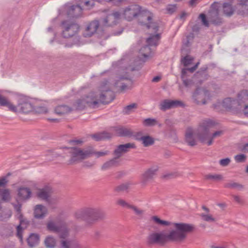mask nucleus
Masks as SVG:
<instances>
[{
	"label": "nucleus",
	"mask_w": 248,
	"mask_h": 248,
	"mask_svg": "<svg viewBox=\"0 0 248 248\" xmlns=\"http://www.w3.org/2000/svg\"><path fill=\"white\" fill-rule=\"evenodd\" d=\"M175 230L169 233L164 231L153 232L146 237V244L148 246L158 245L165 246L170 241L182 242L186 237V234L194 231L195 227L192 224L184 223H174Z\"/></svg>",
	"instance_id": "obj_1"
},
{
	"label": "nucleus",
	"mask_w": 248,
	"mask_h": 248,
	"mask_svg": "<svg viewBox=\"0 0 248 248\" xmlns=\"http://www.w3.org/2000/svg\"><path fill=\"white\" fill-rule=\"evenodd\" d=\"M215 125L214 123L210 120L202 121L199 125L194 133L191 128L186 130L185 133V141L190 146L197 145V141L194 137L195 134L199 140L202 143L208 146L211 145L213 140L217 138L220 137L223 134L221 130L217 131L212 134L210 133V129Z\"/></svg>",
	"instance_id": "obj_2"
},
{
	"label": "nucleus",
	"mask_w": 248,
	"mask_h": 248,
	"mask_svg": "<svg viewBox=\"0 0 248 248\" xmlns=\"http://www.w3.org/2000/svg\"><path fill=\"white\" fill-rule=\"evenodd\" d=\"M91 96L95 104V108L100 104L106 105L111 102L115 98L114 92L111 90L110 84L107 80L102 81L96 91H92Z\"/></svg>",
	"instance_id": "obj_3"
},
{
	"label": "nucleus",
	"mask_w": 248,
	"mask_h": 248,
	"mask_svg": "<svg viewBox=\"0 0 248 248\" xmlns=\"http://www.w3.org/2000/svg\"><path fill=\"white\" fill-rule=\"evenodd\" d=\"M78 219L84 220L87 225H92L106 217L105 213L99 208H86L75 213Z\"/></svg>",
	"instance_id": "obj_4"
},
{
	"label": "nucleus",
	"mask_w": 248,
	"mask_h": 248,
	"mask_svg": "<svg viewBox=\"0 0 248 248\" xmlns=\"http://www.w3.org/2000/svg\"><path fill=\"white\" fill-rule=\"evenodd\" d=\"M67 149L71 155L70 159L69 160L70 164L79 163L91 157L92 153L91 151H89V147L86 149L78 147H71Z\"/></svg>",
	"instance_id": "obj_5"
},
{
	"label": "nucleus",
	"mask_w": 248,
	"mask_h": 248,
	"mask_svg": "<svg viewBox=\"0 0 248 248\" xmlns=\"http://www.w3.org/2000/svg\"><path fill=\"white\" fill-rule=\"evenodd\" d=\"M153 15L146 9H143L140 6V10L138 12V19L139 22L146 25L148 29H152L153 31L156 32L158 30V25L156 22H152Z\"/></svg>",
	"instance_id": "obj_6"
},
{
	"label": "nucleus",
	"mask_w": 248,
	"mask_h": 248,
	"mask_svg": "<svg viewBox=\"0 0 248 248\" xmlns=\"http://www.w3.org/2000/svg\"><path fill=\"white\" fill-rule=\"evenodd\" d=\"M62 35L63 37L69 38L77 34L79 30V26L74 21L64 20L61 23Z\"/></svg>",
	"instance_id": "obj_7"
},
{
	"label": "nucleus",
	"mask_w": 248,
	"mask_h": 248,
	"mask_svg": "<svg viewBox=\"0 0 248 248\" xmlns=\"http://www.w3.org/2000/svg\"><path fill=\"white\" fill-rule=\"evenodd\" d=\"M91 96V93H89L87 95L77 99L73 104V108L76 110H81L87 106L92 108H95V104L96 102H93V99Z\"/></svg>",
	"instance_id": "obj_8"
},
{
	"label": "nucleus",
	"mask_w": 248,
	"mask_h": 248,
	"mask_svg": "<svg viewBox=\"0 0 248 248\" xmlns=\"http://www.w3.org/2000/svg\"><path fill=\"white\" fill-rule=\"evenodd\" d=\"M158 167L154 165L147 169L140 176V183L142 186H146L150 182L153 181L158 170Z\"/></svg>",
	"instance_id": "obj_9"
},
{
	"label": "nucleus",
	"mask_w": 248,
	"mask_h": 248,
	"mask_svg": "<svg viewBox=\"0 0 248 248\" xmlns=\"http://www.w3.org/2000/svg\"><path fill=\"white\" fill-rule=\"evenodd\" d=\"M220 7L221 4L218 2H214L211 6L209 19L210 22L216 26H220L223 23L222 18L219 16Z\"/></svg>",
	"instance_id": "obj_10"
},
{
	"label": "nucleus",
	"mask_w": 248,
	"mask_h": 248,
	"mask_svg": "<svg viewBox=\"0 0 248 248\" xmlns=\"http://www.w3.org/2000/svg\"><path fill=\"white\" fill-rule=\"evenodd\" d=\"M68 224V222L63 221H60L59 225H57L53 221L50 220L46 224V229L49 232L58 233L59 237L62 233L69 230L67 227Z\"/></svg>",
	"instance_id": "obj_11"
},
{
	"label": "nucleus",
	"mask_w": 248,
	"mask_h": 248,
	"mask_svg": "<svg viewBox=\"0 0 248 248\" xmlns=\"http://www.w3.org/2000/svg\"><path fill=\"white\" fill-rule=\"evenodd\" d=\"M210 93L208 90L203 88H198L193 94V99L197 105H205L206 100L209 99Z\"/></svg>",
	"instance_id": "obj_12"
},
{
	"label": "nucleus",
	"mask_w": 248,
	"mask_h": 248,
	"mask_svg": "<svg viewBox=\"0 0 248 248\" xmlns=\"http://www.w3.org/2000/svg\"><path fill=\"white\" fill-rule=\"evenodd\" d=\"M121 14L119 12H114L108 15L101 20L100 28L112 27L115 25L120 18Z\"/></svg>",
	"instance_id": "obj_13"
},
{
	"label": "nucleus",
	"mask_w": 248,
	"mask_h": 248,
	"mask_svg": "<svg viewBox=\"0 0 248 248\" xmlns=\"http://www.w3.org/2000/svg\"><path fill=\"white\" fill-rule=\"evenodd\" d=\"M185 106L183 102L178 100L165 99L162 101L159 105V108L162 111H166L173 108L179 107H184Z\"/></svg>",
	"instance_id": "obj_14"
},
{
	"label": "nucleus",
	"mask_w": 248,
	"mask_h": 248,
	"mask_svg": "<svg viewBox=\"0 0 248 248\" xmlns=\"http://www.w3.org/2000/svg\"><path fill=\"white\" fill-rule=\"evenodd\" d=\"M101 24L98 20H93L89 23L86 27V36H91L98 31V32H103L104 28H100Z\"/></svg>",
	"instance_id": "obj_15"
},
{
	"label": "nucleus",
	"mask_w": 248,
	"mask_h": 248,
	"mask_svg": "<svg viewBox=\"0 0 248 248\" xmlns=\"http://www.w3.org/2000/svg\"><path fill=\"white\" fill-rule=\"evenodd\" d=\"M140 10V6L138 5H132L126 7L123 12L124 18L128 20H131L134 17H138V12Z\"/></svg>",
	"instance_id": "obj_16"
},
{
	"label": "nucleus",
	"mask_w": 248,
	"mask_h": 248,
	"mask_svg": "<svg viewBox=\"0 0 248 248\" xmlns=\"http://www.w3.org/2000/svg\"><path fill=\"white\" fill-rule=\"evenodd\" d=\"M136 146L134 143H127L125 144H121L117 146V148L114 151L115 157L117 159L122 156V155L129 151L130 149H135Z\"/></svg>",
	"instance_id": "obj_17"
},
{
	"label": "nucleus",
	"mask_w": 248,
	"mask_h": 248,
	"mask_svg": "<svg viewBox=\"0 0 248 248\" xmlns=\"http://www.w3.org/2000/svg\"><path fill=\"white\" fill-rule=\"evenodd\" d=\"M69 235L70 229L60 235L59 238L61 248H71L74 241L69 238Z\"/></svg>",
	"instance_id": "obj_18"
},
{
	"label": "nucleus",
	"mask_w": 248,
	"mask_h": 248,
	"mask_svg": "<svg viewBox=\"0 0 248 248\" xmlns=\"http://www.w3.org/2000/svg\"><path fill=\"white\" fill-rule=\"evenodd\" d=\"M47 209L42 204L35 205L33 209V216L35 218L43 219L47 214Z\"/></svg>",
	"instance_id": "obj_19"
},
{
	"label": "nucleus",
	"mask_w": 248,
	"mask_h": 248,
	"mask_svg": "<svg viewBox=\"0 0 248 248\" xmlns=\"http://www.w3.org/2000/svg\"><path fill=\"white\" fill-rule=\"evenodd\" d=\"M82 14V8L78 5L71 6L67 11L68 17L70 18H78Z\"/></svg>",
	"instance_id": "obj_20"
},
{
	"label": "nucleus",
	"mask_w": 248,
	"mask_h": 248,
	"mask_svg": "<svg viewBox=\"0 0 248 248\" xmlns=\"http://www.w3.org/2000/svg\"><path fill=\"white\" fill-rule=\"evenodd\" d=\"M120 164V160L114 157L104 162L101 166V170L103 171L109 170L119 166Z\"/></svg>",
	"instance_id": "obj_21"
},
{
	"label": "nucleus",
	"mask_w": 248,
	"mask_h": 248,
	"mask_svg": "<svg viewBox=\"0 0 248 248\" xmlns=\"http://www.w3.org/2000/svg\"><path fill=\"white\" fill-rule=\"evenodd\" d=\"M237 104L239 107L238 108H242L245 104H248V90H243L237 94Z\"/></svg>",
	"instance_id": "obj_22"
},
{
	"label": "nucleus",
	"mask_w": 248,
	"mask_h": 248,
	"mask_svg": "<svg viewBox=\"0 0 248 248\" xmlns=\"http://www.w3.org/2000/svg\"><path fill=\"white\" fill-rule=\"evenodd\" d=\"M20 223L16 227L17 237L20 239H22V231L23 229L26 228L29 224L28 221L23 217V215H20L18 216Z\"/></svg>",
	"instance_id": "obj_23"
},
{
	"label": "nucleus",
	"mask_w": 248,
	"mask_h": 248,
	"mask_svg": "<svg viewBox=\"0 0 248 248\" xmlns=\"http://www.w3.org/2000/svg\"><path fill=\"white\" fill-rule=\"evenodd\" d=\"M17 111L18 110L23 113H29L32 111L33 108L31 103L25 100H20L19 101L18 105L16 106Z\"/></svg>",
	"instance_id": "obj_24"
},
{
	"label": "nucleus",
	"mask_w": 248,
	"mask_h": 248,
	"mask_svg": "<svg viewBox=\"0 0 248 248\" xmlns=\"http://www.w3.org/2000/svg\"><path fill=\"white\" fill-rule=\"evenodd\" d=\"M18 196L22 200L27 201L31 197L30 188L25 186H20L18 188Z\"/></svg>",
	"instance_id": "obj_25"
},
{
	"label": "nucleus",
	"mask_w": 248,
	"mask_h": 248,
	"mask_svg": "<svg viewBox=\"0 0 248 248\" xmlns=\"http://www.w3.org/2000/svg\"><path fill=\"white\" fill-rule=\"evenodd\" d=\"M0 106L7 107L9 109L13 112H17V109L16 106L11 103L9 99L0 93Z\"/></svg>",
	"instance_id": "obj_26"
},
{
	"label": "nucleus",
	"mask_w": 248,
	"mask_h": 248,
	"mask_svg": "<svg viewBox=\"0 0 248 248\" xmlns=\"http://www.w3.org/2000/svg\"><path fill=\"white\" fill-rule=\"evenodd\" d=\"M221 104L223 108L227 109H238L237 107V101L230 97L224 99L221 102Z\"/></svg>",
	"instance_id": "obj_27"
},
{
	"label": "nucleus",
	"mask_w": 248,
	"mask_h": 248,
	"mask_svg": "<svg viewBox=\"0 0 248 248\" xmlns=\"http://www.w3.org/2000/svg\"><path fill=\"white\" fill-rule=\"evenodd\" d=\"M51 193V189L49 187L46 186L43 188L39 189L36 193V196L38 198L47 201L48 200Z\"/></svg>",
	"instance_id": "obj_28"
},
{
	"label": "nucleus",
	"mask_w": 248,
	"mask_h": 248,
	"mask_svg": "<svg viewBox=\"0 0 248 248\" xmlns=\"http://www.w3.org/2000/svg\"><path fill=\"white\" fill-rule=\"evenodd\" d=\"M115 131L116 134L120 137H130L133 135L131 129L123 126L115 127Z\"/></svg>",
	"instance_id": "obj_29"
},
{
	"label": "nucleus",
	"mask_w": 248,
	"mask_h": 248,
	"mask_svg": "<svg viewBox=\"0 0 248 248\" xmlns=\"http://www.w3.org/2000/svg\"><path fill=\"white\" fill-rule=\"evenodd\" d=\"M136 139L141 142L144 147H149L155 143V139L149 135L142 136L140 137L137 136Z\"/></svg>",
	"instance_id": "obj_30"
},
{
	"label": "nucleus",
	"mask_w": 248,
	"mask_h": 248,
	"mask_svg": "<svg viewBox=\"0 0 248 248\" xmlns=\"http://www.w3.org/2000/svg\"><path fill=\"white\" fill-rule=\"evenodd\" d=\"M207 70V66L201 68L200 70L194 75L193 78V80L196 78L199 79V82L201 83L202 81L207 79L209 76L206 73Z\"/></svg>",
	"instance_id": "obj_31"
},
{
	"label": "nucleus",
	"mask_w": 248,
	"mask_h": 248,
	"mask_svg": "<svg viewBox=\"0 0 248 248\" xmlns=\"http://www.w3.org/2000/svg\"><path fill=\"white\" fill-rule=\"evenodd\" d=\"M223 13L227 16H232L234 12L235 9L232 5V3L224 2L222 5Z\"/></svg>",
	"instance_id": "obj_32"
},
{
	"label": "nucleus",
	"mask_w": 248,
	"mask_h": 248,
	"mask_svg": "<svg viewBox=\"0 0 248 248\" xmlns=\"http://www.w3.org/2000/svg\"><path fill=\"white\" fill-rule=\"evenodd\" d=\"M224 187L229 189H232L236 190H242L244 189L245 186L242 184L234 182L233 181H230L228 183L224 184Z\"/></svg>",
	"instance_id": "obj_33"
},
{
	"label": "nucleus",
	"mask_w": 248,
	"mask_h": 248,
	"mask_svg": "<svg viewBox=\"0 0 248 248\" xmlns=\"http://www.w3.org/2000/svg\"><path fill=\"white\" fill-rule=\"evenodd\" d=\"M72 108L65 105H59L56 107L55 112L58 115H64L70 112Z\"/></svg>",
	"instance_id": "obj_34"
},
{
	"label": "nucleus",
	"mask_w": 248,
	"mask_h": 248,
	"mask_svg": "<svg viewBox=\"0 0 248 248\" xmlns=\"http://www.w3.org/2000/svg\"><path fill=\"white\" fill-rule=\"evenodd\" d=\"M92 138L96 141H99L108 139L112 137V134L104 131L101 133H96L91 136Z\"/></svg>",
	"instance_id": "obj_35"
},
{
	"label": "nucleus",
	"mask_w": 248,
	"mask_h": 248,
	"mask_svg": "<svg viewBox=\"0 0 248 248\" xmlns=\"http://www.w3.org/2000/svg\"><path fill=\"white\" fill-rule=\"evenodd\" d=\"M129 209H131L133 212L134 214L138 218L141 219L143 218L145 212L144 210L132 204L130 206Z\"/></svg>",
	"instance_id": "obj_36"
},
{
	"label": "nucleus",
	"mask_w": 248,
	"mask_h": 248,
	"mask_svg": "<svg viewBox=\"0 0 248 248\" xmlns=\"http://www.w3.org/2000/svg\"><path fill=\"white\" fill-rule=\"evenodd\" d=\"M160 38V36L159 33L152 35L147 39L146 42L148 46H156L158 45Z\"/></svg>",
	"instance_id": "obj_37"
},
{
	"label": "nucleus",
	"mask_w": 248,
	"mask_h": 248,
	"mask_svg": "<svg viewBox=\"0 0 248 248\" xmlns=\"http://www.w3.org/2000/svg\"><path fill=\"white\" fill-rule=\"evenodd\" d=\"M39 237L38 234L32 233L31 234L27 239L29 246L32 248L34 247L39 242Z\"/></svg>",
	"instance_id": "obj_38"
},
{
	"label": "nucleus",
	"mask_w": 248,
	"mask_h": 248,
	"mask_svg": "<svg viewBox=\"0 0 248 248\" xmlns=\"http://www.w3.org/2000/svg\"><path fill=\"white\" fill-rule=\"evenodd\" d=\"M204 178L207 180H212L214 182H218L223 180V176L219 174H208L204 176Z\"/></svg>",
	"instance_id": "obj_39"
},
{
	"label": "nucleus",
	"mask_w": 248,
	"mask_h": 248,
	"mask_svg": "<svg viewBox=\"0 0 248 248\" xmlns=\"http://www.w3.org/2000/svg\"><path fill=\"white\" fill-rule=\"evenodd\" d=\"M44 242L47 248H54L56 245V239L52 236H47Z\"/></svg>",
	"instance_id": "obj_40"
},
{
	"label": "nucleus",
	"mask_w": 248,
	"mask_h": 248,
	"mask_svg": "<svg viewBox=\"0 0 248 248\" xmlns=\"http://www.w3.org/2000/svg\"><path fill=\"white\" fill-rule=\"evenodd\" d=\"M130 185L131 184L129 182L115 186L114 188V191L117 193H120L126 191L129 189Z\"/></svg>",
	"instance_id": "obj_41"
},
{
	"label": "nucleus",
	"mask_w": 248,
	"mask_h": 248,
	"mask_svg": "<svg viewBox=\"0 0 248 248\" xmlns=\"http://www.w3.org/2000/svg\"><path fill=\"white\" fill-rule=\"evenodd\" d=\"M149 46L148 45L145 46L140 50V53L145 60L151 56V51Z\"/></svg>",
	"instance_id": "obj_42"
},
{
	"label": "nucleus",
	"mask_w": 248,
	"mask_h": 248,
	"mask_svg": "<svg viewBox=\"0 0 248 248\" xmlns=\"http://www.w3.org/2000/svg\"><path fill=\"white\" fill-rule=\"evenodd\" d=\"M151 219L154 221L155 223L162 225V226H170L171 225V222L160 219L157 216H154L151 217Z\"/></svg>",
	"instance_id": "obj_43"
},
{
	"label": "nucleus",
	"mask_w": 248,
	"mask_h": 248,
	"mask_svg": "<svg viewBox=\"0 0 248 248\" xmlns=\"http://www.w3.org/2000/svg\"><path fill=\"white\" fill-rule=\"evenodd\" d=\"M0 196L2 201L5 202L9 201L11 199L10 190L8 189H4L1 190Z\"/></svg>",
	"instance_id": "obj_44"
},
{
	"label": "nucleus",
	"mask_w": 248,
	"mask_h": 248,
	"mask_svg": "<svg viewBox=\"0 0 248 248\" xmlns=\"http://www.w3.org/2000/svg\"><path fill=\"white\" fill-rule=\"evenodd\" d=\"M89 151H91V152L92 153L91 154V156H92L93 155H94L97 158L101 156H105L108 154V152L107 151L96 152L94 150L93 148L92 147H89Z\"/></svg>",
	"instance_id": "obj_45"
},
{
	"label": "nucleus",
	"mask_w": 248,
	"mask_h": 248,
	"mask_svg": "<svg viewBox=\"0 0 248 248\" xmlns=\"http://www.w3.org/2000/svg\"><path fill=\"white\" fill-rule=\"evenodd\" d=\"M200 216L203 220L206 222H214L216 221V218H214L212 215L209 214H205L202 213L201 214Z\"/></svg>",
	"instance_id": "obj_46"
},
{
	"label": "nucleus",
	"mask_w": 248,
	"mask_h": 248,
	"mask_svg": "<svg viewBox=\"0 0 248 248\" xmlns=\"http://www.w3.org/2000/svg\"><path fill=\"white\" fill-rule=\"evenodd\" d=\"M33 109L36 113L39 114L46 113L48 111L47 107L45 105L36 106Z\"/></svg>",
	"instance_id": "obj_47"
},
{
	"label": "nucleus",
	"mask_w": 248,
	"mask_h": 248,
	"mask_svg": "<svg viewBox=\"0 0 248 248\" xmlns=\"http://www.w3.org/2000/svg\"><path fill=\"white\" fill-rule=\"evenodd\" d=\"M143 124L144 125L147 126H152L157 124L158 122L155 119L147 118L143 121Z\"/></svg>",
	"instance_id": "obj_48"
},
{
	"label": "nucleus",
	"mask_w": 248,
	"mask_h": 248,
	"mask_svg": "<svg viewBox=\"0 0 248 248\" xmlns=\"http://www.w3.org/2000/svg\"><path fill=\"white\" fill-rule=\"evenodd\" d=\"M194 59L193 57L189 55H186L184 58L181 59V62L185 66H187L190 65L193 61Z\"/></svg>",
	"instance_id": "obj_49"
},
{
	"label": "nucleus",
	"mask_w": 248,
	"mask_h": 248,
	"mask_svg": "<svg viewBox=\"0 0 248 248\" xmlns=\"http://www.w3.org/2000/svg\"><path fill=\"white\" fill-rule=\"evenodd\" d=\"M137 108V104L136 103H133L127 105L124 108L123 112L125 114H129L133 111V109H135Z\"/></svg>",
	"instance_id": "obj_50"
},
{
	"label": "nucleus",
	"mask_w": 248,
	"mask_h": 248,
	"mask_svg": "<svg viewBox=\"0 0 248 248\" xmlns=\"http://www.w3.org/2000/svg\"><path fill=\"white\" fill-rule=\"evenodd\" d=\"M116 204L122 207H126L128 209H129L132 204L122 199H118L116 201Z\"/></svg>",
	"instance_id": "obj_51"
},
{
	"label": "nucleus",
	"mask_w": 248,
	"mask_h": 248,
	"mask_svg": "<svg viewBox=\"0 0 248 248\" xmlns=\"http://www.w3.org/2000/svg\"><path fill=\"white\" fill-rule=\"evenodd\" d=\"M232 197L234 201L237 204L241 205H244L245 204V200L240 196L238 195H232Z\"/></svg>",
	"instance_id": "obj_52"
},
{
	"label": "nucleus",
	"mask_w": 248,
	"mask_h": 248,
	"mask_svg": "<svg viewBox=\"0 0 248 248\" xmlns=\"http://www.w3.org/2000/svg\"><path fill=\"white\" fill-rule=\"evenodd\" d=\"M247 156L244 154L237 155L234 156V159L237 162H244L246 160Z\"/></svg>",
	"instance_id": "obj_53"
},
{
	"label": "nucleus",
	"mask_w": 248,
	"mask_h": 248,
	"mask_svg": "<svg viewBox=\"0 0 248 248\" xmlns=\"http://www.w3.org/2000/svg\"><path fill=\"white\" fill-rule=\"evenodd\" d=\"M237 5L244 7L245 10H248V0H236Z\"/></svg>",
	"instance_id": "obj_54"
},
{
	"label": "nucleus",
	"mask_w": 248,
	"mask_h": 248,
	"mask_svg": "<svg viewBox=\"0 0 248 248\" xmlns=\"http://www.w3.org/2000/svg\"><path fill=\"white\" fill-rule=\"evenodd\" d=\"M199 18H200L202 20V24L205 27H208L209 26V24L208 21L206 19V17L205 14H201L199 15Z\"/></svg>",
	"instance_id": "obj_55"
},
{
	"label": "nucleus",
	"mask_w": 248,
	"mask_h": 248,
	"mask_svg": "<svg viewBox=\"0 0 248 248\" xmlns=\"http://www.w3.org/2000/svg\"><path fill=\"white\" fill-rule=\"evenodd\" d=\"M238 149L240 152L248 153V142L243 145H239Z\"/></svg>",
	"instance_id": "obj_56"
},
{
	"label": "nucleus",
	"mask_w": 248,
	"mask_h": 248,
	"mask_svg": "<svg viewBox=\"0 0 248 248\" xmlns=\"http://www.w3.org/2000/svg\"><path fill=\"white\" fill-rule=\"evenodd\" d=\"M231 162V160L229 158H226L224 159H222L219 160V164L221 166L223 167H225L228 166Z\"/></svg>",
	"instance_id": "obj_57"
},
{
	"label": "nucleus",
	"mask_w": 248,
	"mask_h": 248,
	"mask_svg": "<svg viewBox=\"0 0 248 248\" xmlns=\"http://www.w3.org/2000/svg\"><path fill=\"white\" fill-rule=\"evenodd\" d=\"M176 5H169L166 8L167 12L170 14L173 13L176 11Z\"/></svg>",
	"instance_id": "obj_58"
},
{
	"label": "nucleus",
	"mask_w": 248,
	"mask_h": 248,
	"mask_svg": "<svg viewBox=\"0 0 248 248\" xmlns=\"http://www.w3.org/2000/svg\"><path fill=\"white\" fill-rule=\"evenodd\" d=\"M181 176V174L178 172L169 173L164 176V177L168 178H171Z\"/></svg>",
	"instance_id": "obj_59"
},
{
	"label": "nucleus",
	"mask_w": 248,
	"mask_h": 248,
	"mask_svg": "<svg viewBox=\"0 0 248 248\" xmlns=\"http://www.w3.org/2000/svg\"><path fill=\"white\" fill-rule=\"evenodd\" d=\"M14 208L19 216L20 215H22V214L21 213V204H15Z\"/></svg>",
	"instance_id": "obj_60"
},
{
	"label": "nucleus",
	"mask_w": 248,
	"mask_h": 248,
	"mask_svg": "<svg viewBox=\"0 0 248 248\" xmlns=\"http://www.w3.org/2000/svg\"><path fill=\"white\" fill-rule=\"evenodd\" d=\"M69 143L72 145H78L81 144L83 143V141L81 140H70Z\"/></svg>",
	"instance_id": "obj_61"
},
{
	"label": "nucleus",
	"mask_w": 248,
	"mask_h": 248,
	"mask_svg": "<svg viewBox=\"0 0 248 248\" xmlns=\"http://www.w3.org/2000/svg\"><path fill=\"white\" fill-rule=\"evenodd\" d=\"M8 181L6 178L3 177L0 179V187H4L7 184Z\"/></svg>",
	"instance_id": "obj_62"
},
{
	"label": "nucleus",
	"mask_w": 248,
	"mask_h": 248,
	"mask_svg": "<svg viewBox=\"0 0 248 248\" xmlns=\"http://www.w3.org/2000/svg\"><path fill=\"white\" fill-rule=\"evenodd\" d=\"M101 237V232L99 231H95L93 234V238L95 240L98 241Z\"/></svg>",
	"instance_id": "obj_63"
},
{
	"label": "nucleus",
	"mask_w": 248,
	"mask_h": 248,
	"mask_svg": "<svg viewBox=\"0 0 248 248\" xmlns=\"http://www.w3.org/2000/svg\"><path fill=\"white\" fill-rule=\"evenodd\" d=\"M242 108L245 116L248 117V104H245L244 106L242 107Z\"/></svg>",
	"instance_id": "obj_64"
}]
</instances>
